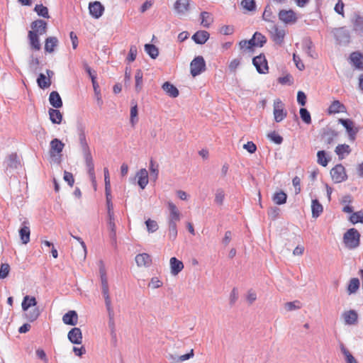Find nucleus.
I'll use <instances>...</instances> for the list:
<instances>
[{"mask_svg":"<svg viewBox=\"0 0 363 363\" xmlns=\"http://www.w3.org/2000/svg\"><path fill=\"white\" fill-rule=\"evenodd\" d=\"M77 130L79 133V143L83 154L85 164L87 168L88 174L92 182L94 190H96V180L95 177L94 164L90 147L86 141L84 128L82 125H80L78 126Z\"/></svg>","mask_w":363,"mask_h":363,"instance_id":"obj_1","label":"nucleus"},{"mask_svg":"<svg viewBox=\"0 0 363 363\" xmlns=\"http://www.w3.org/2000/svg\"><path fill=\"white\" fill-rule=\"evenodd\" d=\"M343 242L349 249H354L360 244V234L355 228L349 229L343 235Z\"/></svg>","mask_w":363,"mask_h":363,"instance_id":"obj_2","label":"nucleus"},{"mask_svg":"<svg viewBox=\"0 0 363 363\" xmlns=\"http://www.w3.org/2000/svg\"><path fill=\"white\" fill-rule=\"evenodd\" d=\"M99 273L101 277V291L103 296L105 300V305L107 308H113L111 306V300L109 296V287L108 284V279L106 276V272L104 267L102 265L99 268Z\"/></svg>","mask_w":363,"mask_h":363,"instance_id":"obj_3","label":"nucleus"},{"mask_svg":"<svg viewBox=\"0 0 363 363\" xmlns=\"http://www.w3.org/2000/svg\"><path fill=\"white\" fill-rule=\"evenodd\" d=\"M332 179L335 183H341L347 179L345 168L342 164H336L330 170Z\"/></svg>","mask_w":363,"mask_h":363,"instance_id":"obj_4","label":"nucleus"},{"mask_svg":"<svg viewBox=\"0 0 363 363\" xmlns=\"http://www.w3.org/2000/svg\"><path fill=\"white\" fill-rule=\"evenodd\" d=\"M273 106L274 121L279 123L287 116V111L284 109V103L279 99L274 100Z\"/></svg>","mask_w":363,"mask_h":363,"instance_id":"obj_5","label":"nucleus"},{"mask_svg":"<svg viewBox=\"0 0 363 363\" xmlns=\"http://www.w3.org/2000/svg\"><path fill=\"white\" fill-rule=\"evenodd\" d=\"M191 74L193 77L200 74L206 70V62L202 56L196 57L190 64Z\"/></svg>","mask_w":363,"mask_h":363,"instance_id":"obj_6","label":"nucleus"},{"mask_svg":"<svg viewBox=\"0 0 363 363\" xmlns=\"http://www.w3.org/2000/svg\"><path fill=\"white\" fill-rule=\"evenodd\" d=\"M335 38L340 45H347L350 41V34L345 27L335 28L333 31Z\"/></svg>","mask_w":363,"mask_h":363,"instance_id":"obj_7","label":"nucleus"},{"mask_svg":"<svg viewBox=\"0 0 363 363\" xmlns=\"http://www.w3.org/2000/svg\"><path fill=\"white\" fill-rule=\"evenodd\" d=\"M252 64L255 67L258 73L266 74L268 72L269 67L264 54L261 53L259 55L254 57L252 59Z\"/></svg>","mask_w":363,"mask_h":363,"instance_id":"obj_8","label":"nucleus"},{"mask_svg":"<svg viewBox=\"0 0 363 363\" xmlns=\"http://www.w3.org/2000/svg\"><path fill=\"white\" fill-rule=\"evenodd\" d=\"M279 19L286 24H293L297 21L296 13L291 10H280L278 14Z\"/></svg>","mask_w":363,"mask_h":363,"instance_id":"obj_9","label":"nucleus"},{"mask_svg":"<svg viewBox=\"0 0 363 363\" xmlns=\"http://www.w3.org/2000/svg\"><path fill=\"white\" fill-rule=\"evenodd\" d=\"M339 123L346 129L350 140L354 141L358 132V128L354 127L353 121L348 118H340L339 119Z\"/></svg>","mask_w":363,"mask_h":363,"instance_id":"obj_10","label":"nucleus"},{"mask_svg":"<svg viewBox=\"0 0 363 363\" xmlns=\"http://www.w3.org/2000/svg\"><path fill=\"white\" fill-rule=\"evenodd\" d=\"M353 26V31L357 35H363V16L359 12H354L351 19Z\"/></svg>","mask_w":363,"mask_h":363,"instance_id":"obj_11","label":"nucleus"},{"mask_svg":"<svg viewBox=\"0 0 363 363\" xmlns=\"http://www.w3.org/2000/svg\"><path fill=\"white\" fill-rule=\"evenodd\" d=\"M19 235L21 240V242L24 245H26L30 241V223L27 219H25L21 225V227L19 229Z\"/></svg>","mask_w":363,"mask_h":363,"instance_id":"obj_12","label":"nucleus"},{"mask_svg":"<svg viewBox=\"0 0 363 363\" xmlns=\"http://www.w3.org/2000/svg\"><path fill=\"white\" fill-rule=\"evenodd\" d=\"M337 133L330 128H323L321 134V140L326 145H331L337 136Z\"/></svg>","mask_w":363,"mask_h":363,"instance_id":"obj_13","label":"nucleus"},{"mask_svg":"<svg viewBox=\"0 0 363 363\" xmlns=\"http://www.w3.org/2000/svg\"><path fill=\"white\" fill-rule=\"evenodd\" d=\"M31 30L30 32H35L40 35H44L48 30V23L42 19H37L33 21L30 24Z\"/></svg>","mask_w":363,"mask_h":363,"instance_id":"obj_14","label":"nucleus"},{"mask_svg":"<svg viewBox=\"0 0 363 363\" xmlns=\"http://www.w3.org/2000/svg\"><path fill=\"white\" fill-rule=\"evenodd\" d=\"M68 340L74 345H80L82 342V330L79 328H72L67 334Z\"/></svg>","mask_w":363,"mask_h":363,"instance_id":"obj_15","label":"nucleus"},{"mask_svg":"<svg viewBox=\"0 0 363 363\" xmlns=\"http://www.w3.org/2000/svg\"><path fill=\"white\" fill-rule=\"evenodd\" d=\"M190 0H177L174 4V9L177 14H185L190 7Z\"/></svg>","mask_w":363,"mask_h":363,"instance_id":"obj_16","label":"nucleus"},{"mask_svg":"<svg viewBox=\"0 0 363 363\" xmlns=\"http://www.w3.org/2000/svg\"><path fill=\"white\" fill-rule=\"evenodd\" d=\"M90 14L95 18L101 17L104 13V7L99 1L90 3L89 6Z\"/></svg>","mask_w":363,"mask_h":363,"instance_id":"obj_17","label":"nucleus"},{"mask_svg":"<svg viewBox=\"0 0 363 363\" xmlns=\"http://www.w3.org/2000/svg\"><path fill=\"white\" fill-rule=\"evenodd\" d=\"M104 182H105V194H106V203H112V196L111 191V182H110V177L109 172L108 168L105 167L104 169Z\"/></svg>","mask_w":363,"mask_h":363,"instance_id":"obj_18","label":"nucleus"},{"mask_svg":"<svg viewBox=\"0 0 363 363\" xmlns=\"http://www.w3.org/2000/svg\"><path fill=\"white\" fill-rule=\"evenodd\" d=\"M303 48L304 51L311 57L315 59L318 57V54L314 50V45L310 38H306L303 40Z\"/></svg>","mask_w":363,"mask_h":363,"instance_id":"obj_19","label":"nucleus"},{"mask_svg":"<svg viewBox=\"0 0 363 363\" xmlns=\"http://www.w3.org/2000/svg\"><path fill=\"white\" fill-rule=\"evenodd\" d=\"M168 208L169 210L168 223H177L180 220V212L174 203L169 201L168 202Z\"/></svg>","mask_w":363,"mask_h":363,"instance_id":"obj_20","label":"nucleus"},{"mask_svg":"<svg viewBox=\"0 0 363 363\" xmlns=\"http://www.w3.org/2000/svg\"><path fill=\"white\" fill-rule=\"evenodd\" d=\"M50 153L51 156L60 154L65 147V144L59 139L55 138L50 141Z\"/></svg>","mask_w":363,"mask_h":363,"instance_id":"obj_21","label":"nucleus"},{"mask_svg":"<svg viewBox=\"0 0 363 363\" xmlns=\"http://www.w3.org/2000/svg\"><path fill=\"white\" fill-rule=\"evenodd\" d=\"M40 34L35 33V32H30L28 33V38L29 41V45L30 49L33 50H40L41 48V45L40 43L39 39Z\"/></svg>","mask_w":363,"mask_h":363,"instance_id":"obj_22","label":"nucleus"},{"mask_svg":"<svg viewBox=\"0 0 363 363\" xmlns=\"http://www.w3.org/2000/svg\"><path fill=\"white\" fill-rule=\"evenodd\" d=\"M62 321L65 324L74 326L78 322V314L75 311H69L62 316Z\"/></svg>","mask_w":363,"mask_h":363,"instance_id":"obj_23","label":"nucleus"},{"mask_svg":"<svg viewBox=\"0 0 363 363\" xmlns=\"http://www.w3.org/2000/svg\"><path fill=\"white\" fill-rule=\"evenodd\" d=\"M6 169H18L21 166L20 160L16 153L10 154L5 161Z\"/></svg>","mask_w":363,"mask_h":363,"instance_id":"obj_24","label":"nucleus"},{"mask_svg":"<svg viewBox=\"0 0 363 363\" xmlns=\"http://www.w3.org/2000/svg\"><path fill=\"white\" fill-rule=\"evenodd\" d=\"M350 60L357 69L363 70V55L361 52H352L350 55Z\"/></svg>","mask_w":363,"mask_h":363,"instance_id":"obj_25","label":"nucleus"},{"mask_svg":"<svg viewBox=\"0 0 363 363\" xmlns=\"http://www.w3.org/2000/svg\"><path fill=\"white\" fill-rule=\"evenodd\" d=\"M210 34L206 30H199L192 35V40L199 45L204 44L209 38Z\"/></svg>","mask_w":363,"mask_h":363,"instance_id":"obj_26","label":"nucleus"},{"mask_svg":"<svg viewBox=\"0 0 363 363\" xmlns=\"http://www.w3.org/2000/svg\"><path fill=\"white\" fill-rule=\"evenodd\" d=\"M285 37V31L283 29H279L277 26H274L273 31L272 32V38L273 41L278 45H281L284 42Z\"/></svg>","mask_w":363,"mask_h":363,"instance_id":"obj_27","label":"nucleus"},{"mask_svg":"<svg viewBox=\"0 0 363 363\" xmlns=\"http://www.w3.org/2000/svg\"><path fill=\"white\" fill-rule=\"evenodd\" d=\"M135 262L138 267H149L152 264V259L147 253H142L136 255Z\"/></svg>","mask_w":363,"mask_h":363,"instance_id":"obj_28","label":"nucleus"},{"mask_svg":"<svg viewBox=\"0 0 363 363\" xmlns=\"http://www.w3.org/2000/svg\"><path fill=\"white\" fill-rule=\"evenodd\" d=\"M136 177L138 178V184L139 186L142 189H144L147 184H148L147 171L145 168L141 169L137 172Z\"/></svg>","mask_w":363,"mask_h":363,"instance_id":"obj_29","label":"nucleus"},{"mask_svg":"<svg viewBox=\"0 0 363 363\" xmlns=\"http://www.w3.org/2000/svg\"><path fill=\"white\" fill-rule=\"evenodd\" d=\"M49 102L50 105L55 108H60L62 106L63 103L59 93L56 91H52L49 96Z\"/></svg>","mask_w":363,"mask_h":363,"instance_id":"obj_30","label":"nucleus"},{"mask_svg":"<svg viewBox=\"0 0 363 363\" xmlns=\"http://www.w3.org/2000/svg\"><path fill=\"white\" fill-rule=\"evenodd\" d=\"M171 274L177 275L184 268V264L176 257H172L169 260Z\"/></svg>","mask_w":363,"mask_h":363,"instance_id":"obj_31","label":"nucleus"},{"mask_svg":"<svg viewBox=\"0 0 363 363\" xmlns=\"http://www.w3.org/2000/svg\"><path fill=\"white\" fill-rule=\"evenodd\" d=\"M162 87L166 94L172 98H176L179 94L178 89L169 82H164Z\"/></svg>","mask_w":363,"mask_h":363,"instance_id":"obj_32","label":"nucleus"},{"mask_svg":"<svg viewBox=\"0 0 363 363\" xmlns=\"http://www.w3.org/2000/svg\"><path fill=\"white\" fill-rule=\"evenodd\" d=\"M328 111V113L330 114L338 113H344V112L346 111V107L340 101L335 100L330 104V106H329Z\"/></svg>","mask_w":363,"mask_h":363,"instance_id":"obj_33","label":"nucleus"},{"mask_svg":"<svg viewBox=\"0 0 363 363\" xmlns=\"http://www.w3.org/2000/svg\"><path fill=\"white\" fill-rule=\"evenodd\" d=\"M342 315L347 325H354L357 322L358 315L354 310L345 312Z\"/></svg>","mask_w":363,"mask_h":363,"instance_id":"obj_34","label":"nucleus"},{"mask_svg":"<svg viewBox=\"0 0 363 363\" xmlns=\"http://www.w3.org/2000/svg\"><path fill=\"white\" fill-rule=\"evenodd\" d=\"M50 120L54 124H60L62 121V114L57 108H50L48 111Z\"/></svg>","mask_w":363,"mask_h":363,"instance_id":"obj_35","label":"nucleus"},{"mask_svg":"<svg viewBox=\"0 0 363 363\" xmlns=\"http://www.w3.org/2000/svg\"><path fill=\"white\" fill-rule=\"evenodd\" d=\"M312 217L317 218L323 211V207L318 199H313L311 202Z\"/></svg>","mask_w":363,"mask_h":363,"instance_id":"obj_36","label":"nucleus"},{"mask_svg":"<svg viewBox=\"0 0 363 363\" xmlns=\"http://www.w3.org/2000/svg\"><path fill=\"white\" fill-rule=\"evenodd\" d=\"M58 45V40L56 37H48L45 39V50L47 52L51 53L55 50V48Z\"/></svg>","mask_w":363,"mask_h":363,"instance_id":"obj_37","label":"nucleus"},{"mask_svg":"<svg viewBox=\"0 0 363 363\" xmlns=\"http://www.w3.org/2000/svg\"><path fill=\"white\" fill-rule=\"evenodd\" d=\"M287 195L286 194L280 190L279 191H276L272 196V201L277 205H282L286 203Z\"/></svg>","mask_w":363,"mask_h":363,"instance_id":"obj_38","label":"nucleus"},{"mask_svg":"<svg viewBox=\"0 0 363 363\" xmlns=\"http://www.w3.org/2000/svg\"><path fill=\"white\" fill-rule=\"evenodd\" d=\"M37 305L36 298L34 296H26L21 303L23 311H27L29 308Z\"/></svg>","mask_w":363,"mask_h":363,"instance_id":"obj_39","label":"nucleus"},{"mask_svg":"<svg viewBox=\"0 0 363 363\" xmlns=\"http://www.w3.org/2000/svg\"><path fill=\"white\" fill-rule=\"evenodd\" d=\"M150 179L155 182L159 175V164L156 163L152 159L150 161Z\"/></svg>","mask_w":363,"mask_h":363,"instance_id":"obj_40","label":"nucleus"},{"mask_svg":"<svg viewBox=\"0 0 363 363\" xmlns=\"http://www.w3.org/2000/svg\"><path fill=\"white\" fill-rule=\"evenodd\" d=\"M37 84L40 89H44L48 88L51 85L52 82L44 74L40 73L37 78Z\"/></svg>","mask_w":363,"mask_h":363,"instance_id":"obj_41","label":"nucleus"},{"mask_svg":"<svg viewBox=\"0 0 363 363\" xmlns=\"http://www.w3.org/2000/svg\"><path fill=\"white\" fill-rule=\"evenodd\" d=\"M335 153L338 155L339 159L342 160L344 158V154L349 155L351 152V148L350 145L347 144L338 145L335 147Z\"/></svg>","mask_w":363,"mask_h":363,"instance_id":"obj_42","label":"nucleus"},{"mask_svg":"<svg viewBox=\"0 0 363 363\" xmlns=\"http://www.w3.org/2000/svg\"><path fill=\"white\" fill-rule=\"evenodd\" d=\"M145 50L152 59H156L159 55V50L153 44H145Z\"/></svg>","mask_w":363,"mask_h":363,"instance_id":"obj_43","label":"nucleus"},{"mask_svg":"<svg viewBox=\"0 0 363 363\" xmlns=\"http://www.w3.org/2000/svg\"><path fill=\"white\" fill-rule=\"evenodd\" d=\"M194 357V350H191L190 352L181 355V356H174L173 354L169 355V359L172 360V363H179L187 360Z\"/></svg>","mask_w":363,"mask_h":363,"instance_id":"obj_44","label":"nucleus"},{"mask_svg":"<svg viewBox=\"0 0 363 363\" xmlns=\"http://www.w3.org/2000/svg\"><path fill=\"white\" fill-rule=\"evenodd\" d=\"M340 350L345 357L346 363H357L356 359L342 343L340 345Z\"/></svg>","mask_w":363,"mask_h":363,"instance_id":"obj_45","label":"nucleus"},{"mask_svg":"<svg viewBox=\"0 0 363 363\" xmlns=\"http://www.w3.org/2000/svg\"><path fill=\"white\" fill-rule=\"evenodd\" d=\"M34 11L36 12L39 16L43 17L45 18H50L48 8L43 6L42 4H36L34 8Z\"/></svg>","mask_w":363,"mask_h":363,"instance_id":"obj_46","label":"nucleus"},{"mask_svg":"<svg viewBox=\"0 0 363 363\" xmlns=\"http://www.w3.org/2000/svg\"><path fill=\"white\" fill-rule=\"evenodd\" d=\"M92 85H93V88H94V95H95V97H96V99L97 101V104L100 108H101V106L103 105V100H102V97H101V94L99 85L96 81H94V79H93V84Z\"/></svg>","mask_w":363,"mask_h":363,"instance_id":"obj_47","label":"nucleus"},{"mask_svg":"<svg viewBox=\"0 0 363 363\" xmlns=\"http://www.w3.org/2000/svg\"><path fill=\"white\" fill-rule=\"evenodd\" d=\"M143 73L141 69H137L135 74V91L137 92H140L142 89L143 86Z\"/></svg>","mask_w":363,"mask_h":363,"instance_id":"obj_48","label":"nucleus"},{"mask_svg":"<svg viewBox=\"0 0 363 363\" xmlns=\"http://www.w3.org/2000/svg\"><path fill=\"white\" fill-rule=\"evenodd\" d=\"M40 315V311L38 308L35 307L25 313L26 318L30 321L33 322L38 319Z\"/></svg>","mask_w":363,"mask_h":363,"instance_id":"obj_49","label":"nucleus"},{"mask_svg":"<svg viewBox=\"0 0 363 363\" xmlns=\"http://www.w3.org/2000/svg\"><path fill=\"white\" fill-rule=\"evenodd\" d=\"M317 162L323 167H326L329 162L330 158L327 157L325 150H319L317 152Z\"/></svg>","mask_w":363,"mask_h":363,"instance_id":"obj_50","label":"nucleus"},{"mask_svg":"<svg viewBox=\"0 0 363 363\" xmlns=\"http://www.w3.org/2000/svg\"><path fill=\"white\" fill-rule=\"evenodd\" d=\"M201 19V25L205 28H208L213 21L211 13L206 11H203L200 14Z\"/></svg>","mask_w":363,"mask_h":363,"instance_id":"obj_51","label":"nucleus"},{"mask_svg":"<svg viewBox=\"0 0 363 363\" xmlns=\"http://www.w3.org/2000/svg\"><path fill=\"white\" fill-rule=\"evenodd\" d=\"M359 287V280L357 278L350 279L347 287L349 294L355 293Z\"/></svg>","mask_w":363,"mask_h":363,"instance_id":"obj_52","label":"nucleus"},{"mask_svg":"<svg viewBox=\"0 0 363 363\" xmlns=\"http://www.w3.org/2000/svg\"><path fill=\"white\" fill-rule=\"evenodd\" d=\"M109 230V238L111 240V245L114 247L116 246V223H111L108 225Z\"/></svg>","mask_w":363,"mask_h":363,"instance_id":"obj_53","label":"nucleus"},{"mask_svg":"<svg viewBox=\"0 0 363 363\" xmlns=\"http://www.w3.org/2000/svg\"><path fill=\"white\" fill-rule=\"evenodd\" d=\"M108 314V326L111 330V335L115 334V323H114V312L113 308H107Z\"/></svg>","mask_w":363,"mask_h":363,"instance_id":"obj_54","label":"nucleus"},{"mask_svg":"<svg viewBox=\"0 0 363 363\" xmlns=\"http://www.w3.org/2000/svg\"><path fill=\"white\" fill-rule=\"evenodd\" d=\"M253 37L255 40L257 47L262 48L267 42L266 37L261 33L255 32L253 35Z\"/></svg>","mask_w":363,"mask_h":363,"instance_id":"obj_55","label":"nucleus"},{"mask_svg":"<svg viewBox=\"0 0 363 363\" xmlns=\"http://www.w3.org/2000/svg\"><path fill=\"white\" fill-rule=\"evenodd\" d=\"M350 220L353 224H356L357 223H361L363 224V212L359 211L352 213L350 217Z\"/></svg>","mask_w":363,"mask_h":363,"instance_id":"obj_56","label":"nucleus"},{"mask_svg":"<svg viewBox=\"0 0 363 363\" xmlns=\"http://www.w3.org/2000/svg\"><path fill=\"white\" fill-rule=\"evenodd\" d=\"M138 106L137 104H134L130 108V122L133 126L138 122Z\"/></svg>","mask_w":363,"mask_h":363,"instance_id":"obj_57","label":"nucleus"},{"mask_svg":"<svg viewBox=\"0 0 363 363\" xmlns=\"http://www.w3.org/2000/svg\"><path fill=\"white\" fill-rule=\"evenodd\" d=\"M241 5L248 11H254L256 10V3L255 0H242Z\"/></svg>","mask_w":363,"mask_h":363,"instance_id":"obj_58","label":"nucleus"},{"mask_svg":"<svg viewBox=\"0 0 363 363\" xmlns=\"http://www.w3.org/2000/svg\"><path fill=\"white\" fill-rule=\"evenodd\" d=\"M299 113L302 121L305 123L310 124L311 123V114L306 108H301Z\"/></svg>","mask_w":363,"mask_h":363,"instance_id":"obj_59","label":"nucleus"},{"mask_svg":"<svg viewBox=\"0 0 363 363\" xmlns=\"http://www.w3.org/2000/svg\"><path fill=\"white\" fill-rule=\"evenodd\" d=\"M267 138L277 145H280L283 142V138L275 131L268 133Z\"/></svg>","mask_w":363,"mask_h":363,"instance_id":"obj_60","label":"nucleus"},{"mask_svg":"<svg viewBox=\"0 0 363 363\" xmlns=\"http://www.w3.org/2000/svg\"><path fill=\"white\" fill-rule=\"evenodd\" d=\"M169 224V238L172 240L176 239L177 236V223H168Z\"/></svg>","mask_w":363,"mask_h":363,"instance_id":"obj_61","label":"nucleus"},{"mask_svg":"<svg viewBox=\"0 0 363 363\" xmlns=\"http://www.w3.org/2000/svg\"><path fill=\"white\" fill-rule=\"evenodd\" d=\"M284 308L287 311H292L301 308V303L298 301L286 302L284 303Z\"/></svg>","mask_w":363,"mask_h":363,"instance_id":"obj_62","label":"nucleus"},{"mask_svg":"<svg viewBox=\"0 0 363 363\" xmlns=\"http://www.w3.org/2000/svg\"><path fill=\"white\" fill-rule=\"evenodd\" d=\"M145 224L149 233H154L158 229V225L155 220L149 218L145 221Z\"/></svg>","mask_w":363,"mask_h":363,"instance_id":"obj_63","label":"nucleus"},{"mask_svg":"<svg viewBox=\"0 0 363 363\" xmlns=\"http://www.w3.org/2000/svg\"><path fill=\"white\" fill-rule=\"evenodd\" d=\"M273 13L270 5H267L262 14V18L266 21H272Z\"/></svg>","mask_w":363,"mask_h":363,"instance_id":"obj_64","label":"nucleus"}]
</instances>
